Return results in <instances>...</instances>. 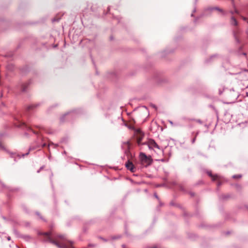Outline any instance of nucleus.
<instances>
[{
  "instance_id": "f257e3e1",
  "label": "nucleus",
  "mask_w": 248,
  "mask_h": 248,
  "mask_svg": "<svg viewBox=\"0 0 248 248\" xmlns=\"http://www.w3.org/2000/svg\"><path fill=\"white\" fill-rule=\"evenodd\" d=\"M43 235L46 241L49 242L59 248H75L71 242L67 241L63 236L58 235L54 237L50 232L40 233Z\"/></svg>"
},
{
  "instance_id": "f03ea898",
  "label": "nucleus",
  "mask_w": 248,
  "mask_h": 248,
  "mask_svg": "<svg viewBox=\"0 0 248 248\" xmlns=\"http://www.w3.org/2000/svg\"><path fill=\"white\" fill-rule=\"evenodd\" d=\"M140 160L141 164L143 167H147L150 165L152 162V159L150 156H147L145 154L140 153L139 155Z\"/></svg>"
},
{
  "instance_id": "7ed1b4c3",
  "label": "nucleus",
  "mask_w": 248,
  "mask_h": 248,
  "mask_svg": "<svg viewBox=\"0 0 248 248\" xmlns=\"http://www.w3.org/2000/svg\"><path fill=\"white\" fill-rule=\"evenodd\" d=\"M147 144L150 149L155 150V149H159V146L153 140H150L147 143Z\"/></svg>"
},
{
  "instance_id": "20e7f679",
  "label": "nucleus",
  "mask_w": 248,
  "mask_h": 248,
  "mask_svg": "<svg viewBox=\"0 0 248 248\" xmlns=\"http://www.w3.org/2000/svg\"><path fill=\"white\" fill-rule=\"evenodd\" d=\"M137 142L139 145L142 144L141 141L144 137V134L140 130L137 131Z\"/></svg>"
},
{
  "instance_id": "39448f33",
  "label": "nucleus",
  "mask_w": 248,
  "mask_h": 248,
  "mask_svg": "<svg viewBox=\"0 0 248 248\" xmlns=\"http://www.w3.org/2000/svg\"><path fill=\"white\" fill-rule=\"evenodd\" d=\"M125 167L127 170H129L131 172L135 171V167L132 162L130 160H128L127 162L125 163Z\"/></svg>"
},
{
  "instance_id": "423d86ee",
  "label": "nucleus",
  "mask_w": 248,
  "mask_h": 248,
  "mask_svg": "<svg viewBox=\"0 0 248 248\" xmlns=\"http://www.w3.org/2000/svg\"><path fill=\"white\" fill-rule=\"evenodd\" d=\"M183 119L187 122H190L191 121H193V122L198 123L200 124H202V122L200 119H190V118H184Z\"/></svg>"
},
{
  "instance_id": "0eeeda50",
  "label": "nucleus",
  "mask_w": 248,
  "mask_h": 248,
  "mask_svg": "<svg viewBox=\"0 0 248 248\" xmlns=\"http://www.w3.org/2000/svg\"><path fill=\"white\" fill-rule=\"evenodd\" d=\"M131 144L129 141H127L123 143V147L126 150H129L131 148Z\"/></svg>"
},
{
  "instance_id": "6e6552de",
  "label": "nucleus",
  "mask_w": 248,
  "mask_h": 248,
  "mask_svg": "<svg viewBox=\"0 0 248 248\" xmlns=\"http://www.w3.org/2000/svg\"><path fill=\"white\" fill-rule=\"evenodd\" d=\"M207 173H208V175L212 178V180H213V181H215V180L219 181L220 180L219 177L218 175H213L211 171L208 172Z\"/></svg>"
},
{
  "instance_id": "1a4fd4ad",
  "label": "nucleus",
  "mask_w": 248,
  "mask_h": 248,
  "mask_svg": "<svg viewBox=\"0 0 248 248\" xmlns=\"http://www.w3.org/2000/svg\"><path fill=\"white\" fill-rule=\"evenodd\" d=\"M231 23H232V24L233 25H234V26H236L237 24V21L233 17H232L231 18Z\"/></svg>"
},
{
  "instance_id": "9d476101",
  "label": "nucleus",
  "mask_w": 248,
  "mask_h": 248,
  "mask_svg": "<svg viewBox=\"0 0 248 248\" xmlns=\"http://www.w3.org/2000/svg\"><path fill=\"white\" fill-rule=\"evenodd\" d=\"M241 177V175H235L233 176L234 178H240Z\"/></svg>"
},
{
  "instance_id": "9b49d317",
  "label": "nucleus",
  "mask_w": 248,
  "mask_h": 248,
  "mask_svg": "<svg viewBox=\"0 0 248 248\" xmlns=\"http://www.w3.org/2000/svg\"><path fill=\"white\" fill-rule=\"evenodd\" d=\"M196 139V137H195L193 139V140H192V143H194L195 142Z\"/></svg>"
},
{
  "instance_id": "f8f14e48",
  "label": "nucleus",
  "mask_w": 248,
  "mask_h": 248,
  "mask_svg": "<svg viewBox=\"0 0 248 248\" xmlns=\"http://www.w3.org/2000/svg\"><path fill=\"white\" fill-rule=\"evenodd\" d=\"M34 107V105H31V106H30L29 107V109H32V108H33Z\"/></svg>"
},
{
  "instance_id": "ddd939ff",
  "label": "nucleus",
  "mask_w": 248,
  "mask_h": 248,
  "mask_svg": "<svg viewBox=\"0 0 248 248\" xmlns=\"http://www.w3.org/2000/svg\"><path fill=\"white\" fill-rule=\"evenodd\" d=\"M3 148V146H2V142H1V141H0V148Z\"/></svg>"
},
{
  "instance_id": "4468645a",
  "label": "nucleus",
  "mask_w": 248,
  "mask_h": 248,
  "mask_svg": "<svg viewBox=\"0 0 248 248\" xmlns=\"http://www.w3.org/2000/svg\"><path fill=\"white\" fill-rule=\"evenodd\" d=\"M46 143H44L42 145V147H46Z\"/></svg>"
},
{
  "instance_id": "2eb2a0df",
  "label": "nucleus",
  "mask_w": 248,
  "mask_h": 248,
  "mask_svg": "<svg viewBox=\"0 0 248 248\" xmlns=\"http://www.w3.org/2000/svg\"><path fill=\"white\" fill-rule=\"evenodd\" d=\"M120 236H118V237H113L112 239H117V238H120Z\"/></svg>"
},
{
  "instance_id": "dca6fc26",
  "label": "nucleus",
  "mask_w": 248,
  "mask_h": 248,
  "mask_svg": "<svg viewBox=\"0 0 248 248\" xmlns=\"http://www.w3.org/2000/svg\"><path fill=\"white\" fill-rule=\"evenodd\" d=\"M51 144H52V145H53V144L52 143H51V142H49V143H48V146H50V145H51Z\"/></svg>"
},
{
  "instance_id": "f3484780",
  "label": "nucleus",
  "mask_w": 248,
  "mask_h": 248,
  "mask_svg": "<svg viewBox=\"0 0 248 248\" xmlns=\"http://www.w3.org/2000/svg\"><path fill=\"white\" fill-rule=\"evenodd\" d=\"M37 127L39 129L42 128V127H41L40 126H37Z\"/></svg>"
},
{
  "instance_id": "a211bd4d",
  "label": "nucleus",
  "mask_w": 248,
  "mask_h": 248,
  "mask_svg": "<svg viewBox=\"0 0 248 248\" xmlns=\"http://www.w3.org/2000/svg\"><path fill=\"white\" fill-rule=\"evenodd\" d=\"M155 196L156 198H158V197H157V196L156 195V194H155Z\"/></svg>"
},
{
  "instance_id": "6ab92c4d",
  "label": "nucleus",
  "mask_w": 248,
  "mask_h": 248,
  "mask_svg": "<svg viewBox=\"0 0 248 248\" xmlns=\"http://www.w3.org/2000/svg\"><path fill=\"white\" fill-rule=\"evenodd\" d=\"M7 239H8V240H10V237H8L7 238Z\"/></svg>"
},
{
  "instance_id": "aec40b11",
  "label": "nucleus",
  "mask_w": 248,
  "mask_h": 248,
  "mask_svg": "<svg viewBox=\"0 0 248 248\" xmlns=\"http://www.w3.org/2000/svg\"><path fill=\"white\" fill-rule=\"evenodd\" d=\"M244 20H246V18L244 17Z\"/></svg>"
},
{
  "instance_id": "412c9836",
  "label": "nucleus",
  "mask_w": 248,
  "mask_h": 248,
  "mask_svg": "<svg viewBox=\"0 0 248 248\" xmlns=\"http://www.w3.org/2000/svg\"><path fill=\"white\" fill-rule=\"evenodd\" d=\"M40 172V170L37 171V172Z\"/></svg>"
}]
</instances>
